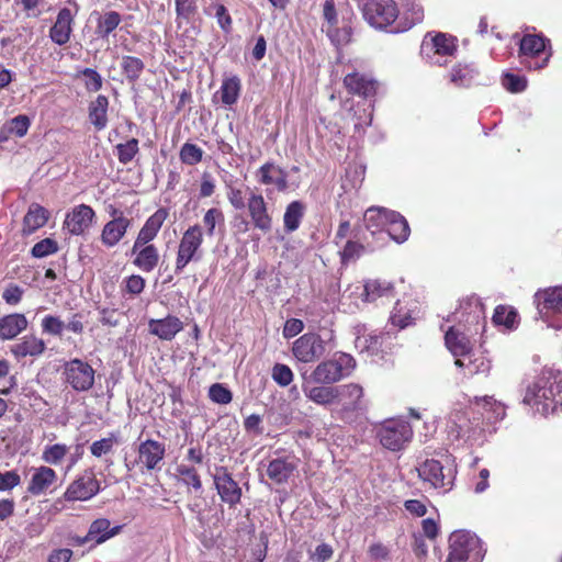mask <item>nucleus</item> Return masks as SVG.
Returning a JSON list of instances; mask_svg holds the SVG:
<instances>
[{
	"label": "nucleus",
	"instance_id": "obj_59",
	"mask_svg": "<svg viewBox=\"0 0 562 562\" xmlns=\"http://www.w3.org/2000/svg\"><path fill=\"white\" fill-rule=\"evenodd\" d=\"M333 361L337 366L339 372L342 373V379L348 376L356 368V360L349 353L340 352L333 358Z\"/></svg>",
	"mask_w": 562,
	"mask_h": 562
},
{
	"label": "nucleus",
	"instance_id": "obj_25",
	"mask_svg": "<svg viewBox=\"0 0 562 562\" xmlns=\"http://www.w3.org/2000/svg\"><path fill=\"white\" fill-rule=\"evenodd\" d=\"M362 296L366 302H378L379 300L390 302L395 296L394 285L387 281L370 279L364 283Z\"/></svg>",
	"mask_w": 562,
	"mask_h": 562
},
{
	"label": "nucleus",
	"instance_id": "obj_9",
	"mask_svg": "<svg viewBox=\"0 0 562 562\" xmlns=\"http://www.w3.org/2000/svg\"><path fill=\"white\" fill-rule=\"evenodd\" d=\"M64 382L76 392H88L94 385L95 370L79 358L66 361L63 368Z\"/></svg>",
	"mask_w": 562,
	"mask_h": 562
},
{
	"label": "nucleus",
	"instance_id": "obj_58",
	"mask_svg": "<svg viewBox=\"0 0 562 562\" xmlns=\"http://www.w3.org/2000/svg\"><path fill=\"white\" fill-rule=\"evenodd\" d=\"M42 329L46 334L61 336L65 329V323L57 316L46 315L42 319Z\"/></svg>",
	"mask_w": 562,
	"mask_h": 562
},
{
	"label": "nucleus",
	"instance_id": "obj_38",
	"mask_svg": "<svg viewBox=\"0 0 562 562\" xmlns=\"http://www.w3.org/2000/svg\"><path fill=\"white\" fill-rule=\"evenodd\" d=\"M321 384L313 387L303 386L305 396L313 403L322 406H328L337 402V386H327Z\"/></svg>",
	"mask_w": 562,
	"mask_h": 562
},
{
	"label": "nucleus",
	"instance_id": "obj_5",
	"mask_svg": "<svg viewBox=\"0 0 562 562\" xmlns=\"http://www.w3.org/2000/svg\"><path fill=\"white\" fill-rule=\"evenodd\" d=\"M524 402L528 405L537 406L542 414L554 413L562 407V379L543 380L542 383H536L529 387Z\"/></svg>",
	"mask_w": 562,
	"mask_h": 562
},
{
	"label": "nucleus",
	"instance_id": "obj_22",
	"mask_svg": "<svg viewBox=\"0 0 562 562\" xmlns=\"http://www.w3.org/2000/svg\"><path fill=\"white\" fill-rule=\"evenodd\" d=\"M182 329V321L171 314H168L164 318H151L148 322L149 333L161 340L171 341Z\"/></svg>",
	"mask_w": 562,
	"mask_h": 562
},
{
	"label": "nucleus",
	"instance_id": "obj_33",
	"mask_svg": "<svg viewBox=\"0 0 562 562\" xmlns=\"http://www.w3.org/2000/svg\"><path fill=\"white\" fill-rule=\"evenodd\" d=\"M169 212L166 207H159L154 214H151L143 225V227L139 229L136 239L142 243L144 241H153L165 221L168 218Z\"/></svg>",
	"mask_w": 562,
	"mask_h": 562
},
{
	"label": "nucleus",
	"instance_id": "obj_12",
	"mask_svg": "<svg viewBox=\"0 0 562 562\" xmlns=\"http://www.w3.org/2000/svg\"><path fill=\"white\" fill-rule=\"evenodd\" d=\"M215 490L221 501L229 508L236 507L241 502L243 491L238 482L226 467H216L213 474Z\"/></svg>",
	"mask_w": 562,
	"mask_h": 562
},
{
	"label": "nucleus",
	"instance_id": "obj_54",
	"mask_svg": "<svg viewBox=\"0 0 562 562\" xmlns=\"http://www.w3.org/2000/svg\"><path fill=\"white\" fill-rule=\"evenodd\" d=\"M85 77V88L88 92H97L102 88L103 79L101 75L92 68H85L80 70L77 77Z\"/></svg>",
	"mask_w": 562,
	"mask_h": 562
},
{
	"label": "nucleus",
	"instance_id": "obj_1",
	"mask_svg": "<svg viewBox=\"0 0 562 562\" xmlns=\"http://www.w3.org/2000/svg\"><path fill=\"white\" fill-rule=\"evenodd\" d=\"M364 20L374 29H390L392 33H402L414 26V22L398 19V7L394 0H366L362 7Z\"/></svg>",
	"mask_w": 562,
	"mask_h": 562
},
{
	"label": "nucleus",
	"instance_id": "obj_20",
	"mask_svg": "<svg viewBox=\"0 0 562 562\" xmlns=\"http://www.w3.org/2000/svg\"><path fill=\"white\" fill-rule=\"evenodd\" d=\"M457 38L446 33H437L430 38L426 36L422 44V52L427 57L435 55L439 56H452L457 50Z\"/></svg>",
	"mask_w": 562,
	"mask_h": 562
},
{
	"label": "nucleus",
	"instance_id": "obj_55",
	"mask_svg": "<svg viewBox=\"0 0 562 562\" xmlns=\"http://www.w3.org/2000/svg\"><path fill=\"white\" fill-rule=\"evenodd\" d=\"M58 251V244L55 239L44 238L36 243L32 249L31 254L35 258H44L46 256L53 255Z\"/></svg>",
	"mask_w": 562,
	"mask_h": 562
},
{
	"label": "nucleus",
	"instance_id": "obj_45",
	"mask_svg": "<svg viewBox=\"0 0 562 562\" xmlns=\"http://www.w3.org/2000/svg\"><path fill=\"white\" fill-rule=\"evenodd\" d=\"M177 475L181 483L191 487L193 491L199 492L202 490L203 484L198 470L191 465L181 463L176 468Z\"/></svg>",
	"mask_w": 562,
	"mask_h": 562
},
{
	"label": "nucleus",
	"instance_id": "obj_18",
	"mask_svg": "<svg viewBox=\"0 0 562 562\" xmlns=\"http://www.w3.org/2000/svg\"><path fill=\"white\" fill-rule=\"evenodd\" d=\"M344 87L351 95H358L363 99L372 98L376 94L378 81L370 76L352 71L344 77Z\"/></svg>",
	"mask_w": 562,
	"mask_h": 562
},
{
	"label": "nucleus",
	"instance_id": "obj_26",
	"mask_svg": "<svg viewBox=\"0 0 562 562\" xmlns=\"http://www.w3.org/2000/svg\"><path fill=\"white\" fill-rule=\"evenodd\" d=\"M49 218V212L38 203H32L23 217L22 234L29 236L44 227Z\"/></svg>",
	"mask_w": 562,
	"mask_h": 562
},
{
	"label": "nucleus",
	"instance_id": "obj_35",
	"mask_svg": "<svg viewBox=\"0 0 562 562\" xmlns=\"http://www.w3.org/2000/svg\"><path fill=\"white\" fill-rule=\"evenodd\" d=\"M45 349L46 346L43 339L34 335H26L20 340V342L12 347V352L16 358H24L27 356L37 357L41 356Z\"/></svg>",
	"mask_w": 562,
	"mask_h": 562
},
{
	"label": "nucleus",
	"instance_id": "obj_14",
	"mask_svg": "<svg viewBox=\"0 0 562 562\" xmlns=\"http://www.w3.org/2000/svg\"><path fill=\"white\" fill-rule=\"evenodd\" d=\"M100 492V482L92 470H86L82 475L72 481L64 493L69 502L88 501Z\"/></svg>",
	"mask_w": 562,
	"mask_h": 562
},
{
	"label": "nucleus",
	"instance_id": "obj_48",
	"mask_svg": "<svg viewBox=\"0 0 562 562\" xmlns=\"http://www.w3.org/2000/svg\"><path fill=\"white\" fill-rule=\"evenodd\" d=\"M364 251L366 246L362 243L356 239H349L339 251L340 263L342 266H347L348 263L358 260Z\"/></svg>",
	"mask_w": 562,
	"mask_h": 562
},
{
	"label": "nucleus",
	"instance_id": "obj_50",
	"mask_svg": "<svg viewBox=\"0 0 562 562\" xmlns=\"http://www.w3.org/2000/svg\"><path fill=\"white\" fill-rule=\"evenodd\" d=\"M119 443L114 432H110L108 437L95 440L90 446V452L95 458H101L113 451L115 445Z\"/></svg>",
	"mask_w": 562,
	"mask_h": 562
},
{
	"label": "nucleus",
	"instance_id": "obj_41",
	"mask_svg": "<svg viewBox=\"0 0 562 562\" xmlns=\"http://www.w3.org/2000/svg\"><path fill=\"white\" fill-rule=\"evenodd\" d=\"M393 211L383 207H370L364 213L366 227L375 233L386 227L389 216Z\"/></svg>",
	"mask_w": 562,
	"mask_h": 562
},
{
	"label": "nucleus",
	"instance_id": "obj_46",
	"mask_svg": "<svg viewBox=\"0 0 562 562\" xmlns=\"http://www.w3.org/2000/svg\"><path fill=\"white\" fill-rule=\"evenodd\" d=\"M70 448L66 443H53L44 447L42 452V460L50 465H59L67 454H69Z\"/></svg>",
	"mask_w": 562,
	"mask_h": 562
},
{
	"label": "nucleus",
	"instance_id": "obj_36",
	"mask_svg": "<svg viewBox=\"0 0 562 562\" xmlns=\"http://www.w3.org/2000/svg\"><path fill=\"white\" fill-rule=\"evenodd\" d=\"M311 379L317 384H334L342 379L333 359L319 362L311 373Z\"/></svg>",
	"mask_w": 562,
	"mask_h": 562
},
{
	"label": "nucleus",
	"instance_id": "obj_40",
	"mask_svg": "<svg viewBox=\"0 0 562 562\" xmlns=\"http://www.w3.org/2000/svg\"><path fill=\"white\" fill-rule=\"evenodd\" d=\"M304 213L305 205L303 202L296 200L289 203L283 215L285 232L292 233L296 231L301 225Z\"/></svg>",
	"mask_w": 562,
	"mask_h": 562
},
{
	"label": "nucleus",
	"instance_id": "obj_2",
	"mask_svg": "<svg viewBox=\"0 0 562 562\" xmlns=\"http://www.w3.org/2000/svg\"><path fill=\"white\" fill-rule=\"evenodd\" d=\"M485 549L481 539L468 530H456L448 538L445 562H482Z\"/></svg>",
	"mask_w": 562,
	"mask_h": 562
},
{
	"label": "nucleus",
	"instance_id": "obj_31",
	"mask_svg": "<svg viewBox=\"0 0 562 562\" xmlns=\"http://www.w3.org/2000/svg\"><path fill=\"white\" fill-rule=\"evenodd\" d=\"M27 319L24 314L13 313L0 317V338L11 340L27 327Z\"/></svg>",
	"mask_w": 562,
	"mask_h": 562
},
{
	"label": "nucleus",
	"instance_id": "obj_19",
	"mask_svg": "<svg viewBox=\"0 0 562 562\" xmlns=\"http://www.w3.org/2000/svg\"><path fill=\"white\" fill-rule=\"evenodd\" d=\"M533 299L541 314L546 316L562 315V286L538 290Z\"/></svg>",
	"mask_w": 562,
	"mask_h": 562
},
{
	"label": "nucleus",
	"instance_id": "obj_56",
	"mask_svg": "<svg viewBox=\"0 0 562 562\" xmlns=\"http://www.w3.org/2000/svg\"><path fill=\"white\" fill-rule=\"evenodd\" d=\"M392 325L403 329L412 324L413 317L408 311H404V307L397 301L390 316Z\"/></svg>",
	"mask_w": 562,
	"mask_h": 562
},
{
	"label": "nucleus",
	"instance_id": "obj_17",
	"mask_svg": "<svg viewBox=\"0 0 562 562\" xmlns=\"http://www.w3.org/2000/svg\"><path fill=\"white\" fill-rule=\"evenodd\" d=\"M131 254L133 256L132 263L143 272H151L158 266L159 250L151 241L142 240L139 243L138 239H135Z\"/></svg>",
	"mask_w": 562,
	"mask_h": 562
},
{
	"label": "nucleus",
	"instance_id": "obj_27",
	"mask_svg": "<svg viewBox=\"0 0 562 562\" xmlns=\"http://www.w3.org/2000/svg\"><path fill=\"white\" fill-rule=\"evenodd\" d=\"M57 481V473L54 469L42 465L35 469L30 483L27 492L31 495L38 496L46 492V490Z\"/></svg>",
	"mask_w": 562,
	"mask_h": 562
},
{
	"label": "nucleus",
	"instance_id": "obj_10",
	"mask_svg": "<svg viewBox=\"0 0 562 562\" xmlns=\"http://www.w3.org/2000/svg\"><path fill=\"white\" fill-rule=\"evenodd\" d=\"M328 341L317 333H305L292 344L293 357L303 363L316 362L325 356Z\"/></svg>",
	"mask_w": 562,
	"mask_h": 562
},
{
	"label": "nucleus",
	"instance_id": "obj_24",
	"mask_svg": "<svg viewBox=\"0 0 562 562\" xmlns=\"http://www.w3.org/2000/svg\"><path fill=\"white\" fill-rule=\"evenodd\" d=\"M297 465L291 457H279L270 460L267 476L276 484H284L296 471Z\"/></svg>",
	"mask_w": 562,
	"mask_h": 562
},
{
	"label": "nucleus",
	"instance_id": "obj_44",
	"mask_svg": "<svg viewBox=\"0 0 562 562\" xmlns=\"http://www.w3.org/2000/svg\"><path fill=\"white\" fill-rule=\"evenodd\" d=\"M493 322L495 325H502L507 329H514L519 323V316L513 306L497 305L494 310Z\"/></svg>",
	"mask_w": 562,
	"mask_h": 562
},
{
	"label": "nucleus",
	"instance_id": "obj_64",
	"mask_svg": "<svg viewBox=\"0 0 562 562\" xmlns=\"http://www.w3.org/2000/svg\"><path fill=\"white\" fill-rule=\"evenodd\" d=\"M226 194L233 209L243 210L247 206L246 195L241 188L228 186Z\"/></svg>",
	"mask_w": 562,
	"mask_h": 562
},
{
	"label": "nucleus",
	"instance_id": "obj_15",
	"mask_svg": "<svg viewBox=\"0 0 562 562\" xmlns=\"http://www.w3.org/2000/svg\"><path fill=\"white\" fill-rule=\"evenodd\" d=\"M94 220V210L90 205L81 203L66 214L63 228L70 235L80 236L90 228Z\"/></svg>",
	"mask_w": 562,
	"mask_h": 562
},
{
	"label": "nucleus",
	"instance_id": "obj_11",
	"mask_svg": "<svg viewBox=\"0 0 562 562\" xmlns=\"http://www.w3.org/2000/svg\"><path fill=\"white\" fill-rule=\"evenodd\" d=\"M165 456V443L154 439H146L137 447V458L135 459L133 467H138L142 473L159 471Z\"/></svg>",
	"mask_w": 562,
	"mask_h": 562
},
{
	"label": "nucleus",
	"instance_id": "obj_34",
	"mask_svg": "<svg viewBox=\"0 0 562 562\" xmlns=\"http://www.w3.org/2000/svg\"><path fill=\"white\" fill-rule=\"evenodd\" d=\"M92 15H97L94 33L102 40H108L122 22V15L114 10L104 11L103 13L94 11Z\"/></svg>",
	"mask_w": 562,
	"mask_h": 562
},
{
	"label": "nucleus",
	"instance_id": "obj_37",
	"mask_svg": "<svg viewBox=\"0 0 562 562\" xmlns=\"http://www.w3.org/2000/svg\"><path fill=\"white\" fill-rule=\"evenodd\" d=\"M132 223L108 222L102 228L100 239L103 246L112 248L125 236Z\"/></svg>",
	"mask_w": 562,
	"mask_h": 562
},
{
	"label": "nucleus",
	"instance_id": "obj_42",
	"mask_svg": "<svg viewBox=\"0 0 562 562\" xmlns=\"http://www.w3.org/2000/svg\"><path fill=\"white\" fill-rule=\"evenodd\" d=\"M241 90V82L237 76L224 78L220 94L221 101L225 105H233L237 102Z\"/></svg>",
	"mask_w": 562,
	"mask_h": 562
},
{
	"label": "nucleus",
	"instance_id": "obj_39",
	"mask_svg": "<svg viewBox=\"0 0 562 562\" xmlns=\"http://www.w3.org/2000/svg\"><path fill=\"white\" fill-rule=\"evenodd\" d=\"M389 216L391 217L389 218L385 228L390 237L396 243H404L407 240L411 234V228L406 218L395 211H393Z\"/></svg>",
	"mask_w": 562,
	"mask_h": 562
},
{
	"label": "nucleus",
	"instance_id": "obj_43",
	"mask_svg": "<svg viewBox=\"0 0 562 562\" xmlns=\"http://www.w3.org/2000/svg\"><path fill=\"white\" fill-rule=\"evenodd\" d=\"M121 69L126 80L130 83H135L139 80L145 69V64L136 56L125 55L121 59Z\"/></svg>",
	"mask_w": 562,
	"mask_h": 562
},
{
	"label": "nucleus",
	"instance_id": "obj_61",
	"mask_svg": "<svg viewBox=\"0 0 562 562\" xmlns=\"http://www.w3.org/2000/svg\"><path fill=\"white\" fill-rule=\"evenodd\" d=\"M503 86L510 92H521L527 87V80L518 75L507 72L503 76Z\"/></svg>",
	"mask_w": 562,
	"mask_h": 562
},
{
	"label": "nucleus",
	"instance_id": "obj_60",
	"mask_svg": "<svg viewBox=\"0 0 562 562\" xmlns=\"http://www.w3.org/2000/svg\"><path fill=\"white\" fill-rule=\"evenodd\" d=\"M196 1L198 0H176L175 7L177 16L187 21L193 18L198 10Z\"/></svg>",
	"mask_w": 562,
	"mask_h": 562
},
{
	"label": "nucleus",
	"instance_id": "obj_13",
	"mask_svg": "<svg viewBox=\"0 0 562 562\" xmlns=\"http://www.w3.org/2000/svg\"><path fill=\"white\" fill-rule=\"evenodd\" d=\"M246 209L254 228L260 231L262 234L271 232L273 218L269 212L268 203L261 193L250 191L247 198Z\"/></svg>",
	"mask_w": 562,
	"mask_h": 562
},
{
	"label": "nucleus",
	"instance_id": "obj_7",
	"mask_svg": "<svg viewBox=\"0 0 562 562\" xmlns=\"http://www.w3.org/2000/svg\"><path fill=\"white\" fill-rule=\"evenodd\" d=\"M203 241V229L199 224L191 225L183 232L178 244L175 273L180 274L190 262L200 260Z\"/></svg>",
	"mask_w": 562,
	"mask_h": 562
},
{
	"label": "nucleus",
	"instance_id": "obj_52",
	"mask_svg": "<svg viewBox=\"0 0 562 562\" xmlns=\"http://www.w3.org/2000/svg\"><path fill=\"white\" fill-rule=\"evenodd\" d=\"M272 380L281 387L289 386L294 379L291 368L283 363H276L271 371Z\"/></svg>",
	"mask_w": 562,
	"mask_h": 562
},
{
	"label": "nucleus",
	"instance_id": "obj_51",
	"mask_svg": "<svg viewBox=\"0 0 562 562\" xmlns=\"http://www.w3.org/2000/svg\"><path fill=\"white\" fill-rule=\"evenodd\" d=\"M225 221L224 213L218 207L209 209L203 215V225L206 229V235L213 237L215 235L216 225H223Z\"/></svg>",
	"mask_w": 562,
	"mask_h": 562
},
{
	"label": "nucleus",
	"instance_id": "obj_23",
	"mask_svg": "<svg viewBox=\"0 0 562 562\" xmlns=\"http://www.w3.org/2000/svg\"><path fill=\"white\" fill-rule=\"evenodd\" d=\"M74 16L68 8H61L55 23L49 29V38L57 45L63 46L70 40L72 33Z\"/></svg>",
	"mask_w": 562,
	"mask_h": 562
},
{
	"label": "nucleus",
	"instance_id": "obj_3",
	"mask_svg": "<svg viewBox=\"0 0 562 562\" xmlns=\"http://www.w3.org/2000/svg\"><path fill=\"white\" fill-rule=\"evenodd\" d=\"M552 56L550 40L541 34H525L519 41L518 58L528 70L547 67Z\"/></svg>",
	"mask_w": 562,
	"mask_h": 562
},
{
	"label": "nucleus",
	"instance_id": "obj_16",
	"mask_svg": "<svg viewBox=\"0 0 562 562\" xmlns=\"http://www.w3.org/2000/svg\"><path fill=\"white\" fill-rule=\"evenodd\" d=\"M445 346L456 359L465 358L473 351L474 340L465 327L459 324L450 326L446 331Z\"/></svg>",
	"mask_w": 562,
	"mask_h": 562
},
{
	"label": "nucleus",
	"instance_id": "obj_47",
	"mask_svg": "<svg viewBox=\"0 0 562 562\" xmlns=\"http://www.w3.org/2000/svg\"><path fill=\"white\" fill-rule=\"evenodd\" d=\"M115 156L122 165L130 164L139 153V142L137 138H130L125 143H119L114 147Z\"/></svg>",
	"mask_w": 562,
	"mask_h": 562
},
{
	"label": "nucleus",
	"instance_id": "obj_63",
	"mask_svg": "<svg viewBox=\"0 0 562 562\" xmlns=\"http://www.w3.org/2000/svg\"><path fill=\"white\" fill-rule=\"evenodd\" d=\"M390 549L384 543L376 541L372 542L367 550L370 561H387L390 559Z\"/></svg>",
	"mask_w": 562,
	"mask_h": 562
},
{
	"label": "nucleus",
	"instance_id": "obj_53",
	"mask_svg": "<svg viewBox=\"0 0 562 562\" xmlns=\"http://www.w3.org/2000/svg\"><path fill=\"white\" fill-rule=\"evenodd\" d=\"M209 397L216 404L226 405L232 402L233 393L224 384L214 383L209 389Z\"/></svg>",
	"mask_w": 562,
	"mask_h": 562
},
{
	"label": "nucleus",
	"instance_id": "obj_57",
	"mask_svg": "<svg viewBox=\"0 0 562 562\" xmlns=\"http://www.w3.org/2000/svg\"><path fill=\"white\" fill-rule=\"evenodd\" d=\"M211 8L214 9V15L217 20L218 26L224 33H229L233 27V19L228 13L226 7L222 3H214Z\"/></svg>",
	"mask_w": 562,
	"mask_h": 562
},
{
	"label": "nucleus",
	"instance_id": "obj_6",
	"mask_svg": "<svg viewBox=\"0 0 562 562\" xmlns=\"http://www.w3.org/2000/svg\"><path fill=\"white\" fill-rule=\"evenodd\" d=\"M419 479L435 490L448 492L452 488L457 469L447 461L426 459L417 468Z\"/></svg>",
	"mask_w": 562,
	"mask_h": 562
},
{
	"label": "nucleus",
	"instance_id": "obj_62",
	"mask_svg": "<svg viewBox=\"0 0 562 562\" xmlns=\"http://www.w3.org/2000/svg\"><path fill=\"white\" fill-rule=\"evenodd\" d=\"M146 285L145 279L139 274H132L124 280L123 291L131 295H139Z\"/></svg>",
	"mask_w": 562,
	"mask_h": 562
},
{
	"label": "nucleus",
	"instance_id": "obj_21",
	"mask_svg": "<svg viewBox=\"0 0 562 562\" xmlns=\"http://www.w3.org/2000/svg\"><path fill=\"white\" fill-rule=\"evenodd\" d=\"M256 177L260 184H272L279 192H284L289 189L288 172L273 161H267L261 165L256 172Z\"/></svg>",
	"mask_w": 562,
	"mask_h": 562
},
{
	"label": "nucleus",
	"instance_id": "obj_30",
	"mask_svg": "<svg viewBox=\"0 0 562 562\" xmlns=\"http://www.w3.org/2000/svg\"><path fill=\"white\" fill-rule=\"evenodd\" d=\"M110 526V520L106 518L95 519L90 525L87 536L80 539L79 543L82 544L87 541L95 540V542L100 544L120 532L121 526H115L113 528Z\"/></svg>",
	"mask_w": 562,
	"mask_h": 562
},
{
	"label": "nucleus",
	"instance_id": "obj_28",
	"mask_svg": "<svg viewBox=\"0 0 562 562\" xmlns=\"http://www.w3.org/2000/svg\"><path fill=\"white\" fill-rule=\"evenodd\" d=\"M454 364L463 369L467 376H474L476 374L487 375L491 370V361L482 353L475 355L473 351L465 358L456 359Z\"/></svg>",
	"mask_w": 562,
	"mask_h": 562
},
{
	"label": "nucleus",
	"instance_id": "obj_8",
	"mask_svg": "<svg viewBox=\"0 0 562 562\" xmlns=\"http://www.w3.org/2000/svg\"><path fill=\"white\" fill-rule=\"evenodd\" d=\"M338 417L344 422H352L356 416L367 409L364 390L358 383H348L337 386Z\"/></svg>",
	"mask_w": 562,
	"mask_h": 562
},
{
	"label": "nucleus",
	"instance_id": "obj_4",
	"mask_svg": "<svg viewBox=\"0 0 562 562\" xmlns=\"http://www.w3.org/2000/svg\"><path fill=\"white\" fill-rule=\"evenodd\" d=\"M375 437L381 446L390 451L403 450L413 439V428L404 418H389L374 427Z\"/></svg>",
	"mask_w": 562,
	"mask_h": 562
},
{
	"label": "nucleus",
	"instance_id": "obj_29",
	"mask_svg": "<svg viewBox=\"0 0 562 562\" xmlns=\"http://www.w3.org/2000/svg\"><path fill=\"white\" fill-rule=\"evenodd\" d=\"M480 71L472 63H458L450 71V81L460 88H470L476 83Z\"/></svg>",
	"mask_w": 562,
	"mask_h": 562
},
{
	"label": "nucleus",
	"instance_id": "obj_32",
	"mask_svg": "<svg viewBox=\"0 0 562 562\" xmlns=\"http://www.w3.org/2000/svg\"><path fill=\"white\" fill-rule=\"evenodd\" d=\"M109 105H110L109 98L104 94H98V97L89 103L88 116H89L90 123L93 125V127L97 131H102L108 125Z\"/></svg>",
	"mask_w": 562,
	"mask_h": 562
},
{
	"label": "nucleus",
	"instance_id": "obj_49",
	"mask_svg": "<svg viewBox=\"0 0 562 562\" xmlns=\"http://www.w3.org/2000/svg\"><path fill=\"white\" fill-rule=\"evenodd\" d=\"M203 150L196 144L187 142L179 151L180 161L187 166H195L203 160Z\"/></svg>",
	"mask_w": 562,
	"mask_h": 562
}]
</instances>
